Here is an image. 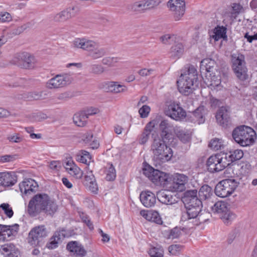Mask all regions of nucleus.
<instances>
[{
	"label": "nucleus",
	"instance_id": "f257e3e1",
	"mask_svg": "<svg viewBox=\"0 0 257 257\" xmlns=\"http://www.w3.org/2000/svg\"><path fill=\"white\" fill-rule=\"evenodd\" d=\"M153 142L151 146L154 159L159 163H163L169 161L173 156V151L171 148L167 146L165 140L161 139L158 136L153 137Z\"/></svg>",
	"mask_w": 257,
	"mask_h": 257
},
{
	"label": "nucleus",
	"instance_id": "f03ea898",
	"mask_svg": "<svg viewBox=\"0 0 257 257\" xmlns=\"http://www.w3.org/2000/svg\"><path fill=\"white\" fill-rule=\"evenodd\" d=\"M72 44L74 47L88 52L89 56L92 59L100 58L106 53L105 49L100 47L97 43L84 38L75 39Z\"/></svg>",
	"mask_w": 257,
	"mask_h": 257
},
{
	"label": "nucleus",
	"instance_id": "7ed1b4c3",
	"mask_svg": "<svg viewBox=\"0 0 257 257\" xmlns=\"http://www.w3.org/2000/svg\"><path fill=\"white\" fill-rule=\"evenodd\" d=\"M233 140L242 147L252 145L256 138V133L253 128L244 125L236 127L232 131Z\"/></svg>",
	"mask_w": 257,
	"mask_h": 257
},
{
	"label": "nucleus",
	"instance_id": "20e7f679",
	"mask_svg": "<svg viewBox=\"0 0 257 257\" xmlns=\"http://www.w3.org/2000/svg\"><path fill=\"white\" fill-rule=\"evenodd\" d=\"M49 196L45 193H38L35 195L29 201L27 211L31 216H35L39 213L42 212L47 204Z\"/></svg>",
	"mask_w": 257,
	"mask_h": 257
},
{
	"label": "nucleus",
	"instance_id": "39448f33",
	"mask_svg": "<svg viewBox=\"0 0 257 257\" xmlns=\"http://www.w3.org/2000/svg\"><path fill=\"white\" fill-rule=\"evenodd\" d=\"M239 183L234 179H226L217 184L214 192L216 196L225 198L231 195L238 187Z\"/></svg>",
	"mask_w": 257,
	"mask_h": 257
},
{
	"label": "nucleus",
	"instance_id": "423d86ee",
	"mask_svg": "<svg viewBox=\"0 0 257 257\" xmlns=\"http://www.w3.org/2000/svg\"><path fill=\"white\" fill-rule=\"evenodd\" d=\"M231 67L236 76L240 80L247 79V68L244 56L241 54H233L231 56Z\"/></svg>",
	"mask_w": 257,
	"mask_h": 257
},
{
	"label": "nucleus",
	"instance_id": "0eeeda50",
	"mask_svg": "<svg viewBox=\"0 0 257 257\" xmlns=\"http://www.w3.org/2000/svg\"><path fill=\"white\" fill-rule=\"evenodd\" d=\"M48 236V231L44 225L33 227L29 233L27 240L33 247L41 246L44 243V239Z\"/></svg>",
	"mask_w": 257,
	"mask_h": 257
},
{
	"label": "nucleus",
	"instance_id": "6e6552de",
	"mask_svg": "<svg viewBox=\"0 0 257 257\" xmlns=\"http://www.w3.org/2000/svg\"><path fill=\"white\" fill-rule=\"evenodd\" d=\"M211 209L214 213L219 214L220 218L226 225L230 224L235 217V215L228 209L227 203L224 201L216 202Z\"/></svg>",
	"mask_w": 257,
	"mask_h": 257
},
{
	"label": "nucleus",
	"instance_id": "1a4fd4ad",
	"mask_svg": "<svg viewBox=\"0 0 257 257\" xmlns=\"http://www.w3.org/2000/svg\"><path fill=\"white\" fill-rule=\"evenodd\" d=\"M194 80L189 79V77L180 75L179 79L177 81L178 91L182 94L188 96L199 86V83H194Z\"/></svg>",
	"mask_w": 257,
	"mask_h": 257
},
{
	"label": "nucleus",
	"instance_id": "9d476101",
	"mask_svg": "<svg viewBox=\"0 0 257 257\" xmlns=\"http://www.w3.org/2000/svg\"><path fill=\"white\" fill-rule=\"evenodd\" d=\"M165 114L176 120L185 118L189 115L186 114L185 110L180 106L179 103L171 102L165 110Z\"/></svg>",
	"mask_w": 257,
	"mask_h": 257
},
{
	"label": "nucleus",
	"instance_id": "9b49d317",
	"mask_svg": "<svg viewBox=\"0 0 257 257\" xmlns=\"http://www.w3.org/2000/svg\"><path fill=\"white\" fill-rule=\"evenodd\" d=\"M144 174L154 184L161 185L167 173L154 169L150 165L144 167Z\"/></svg>",
	"mask_w": 257,
	"mask_h": 257
},
{
	"label": "nucleus",
	"instance_id": "f8f14e48",
	"mask_svg": "<svg viewBox=\"0 0 257 257\" xmlns=\"http://www.w3.org/2000/svg\"><path fill=\"white\" fill-rule=\"evenodd\" d=\"M19 225L15 224L12 225H3L0 229V241H5L15 238L18 232Z\"/></svg>",
	"mask_w": 257,
	"mask_h": 257
},
{
	"label": "nucleus",
	"instance_id": "ddd939ff",
	"mask_svg": "<svg viewBox=\"0 0 257 257\" xmlns=\"http://www.w3.org/2000/svg\"><path fill=\"white\" fill-rule=\"evenodd\" d=\"M215 117L218 124L223 127L227 128L231 125L229 111L226 106H222L218 108Z\"/></svg>",
	"mask_w": 257,
	"mask_h": 257
},
{
	"label": "nucleus",
	"instance_id": "4468645a",
	"mask_svg": "<svg viewBox=\"0 0 257 257\" xmlns=\"http://www.w3.org/2000/svg\"><path fill=\"white\" fill-rule=\"evenodd\" d=\"M72 80L69 75H57L48 81L47 86L50 89L62 87L70 84Z\"/></svg>",
	"mask_w": 257,
	"mask_h": 257
},
{
	"label": "nucleus",
	"instance_id": "2eb2a0df",
	"mask_svg": "<svg viewBox=\"0 0 257 257\" xmlns=\"http://www.w3.org/2000/svg\"><path fill=\"white\" fill-rule=\"evenodd\" d=\"M78 12V8L69 7L55 15L53 20L55 22L63 23L74 17Z\"/></svg>",
	"mask_w": 257,
	"mask_h": 257
},
{
	"label": "nucleus",
	"instance_id": "dca6fc26",
	"mask_svg": "<svg viewBox=\"0 0 257 257\" xmlns=\"http://www.w3.org/2000/svg\"><path fill=\"white\" fill-rule=\"evenodd\" d=\"M189 178L187 176L180 173L174 174L173 182V192H183L186 189V184Z\"/></svg>",
	"mask_w": 257,
	"mask_h": 257
},
{
	"label": "nucleus",
	"instance_id": "f3484780",
	"mask_svg": "<svg viewBox=\"0 0 257 257\" xmlns=\"http://www.w3.org/2000/svg\"><path fill=\"white\" fill-rule=\"evenodd\" d=\"M219 155L218 154L210 156L206 163L207 171L211 173L219 172L223 170L220 164Z\"/></svg>",
	"mask_w": 257,
	"mask_h": 257
},
{
	"label": "nucleus",
	"instance_id": "a211bd4d",
	"mask_svg": "<svg viewBox=\"0 0 257 257\" xmlns=\"http://www.w3.org/2000/svg\"><path fill=\"white\" fill-rule=\"evenodd\" d=\"M66 249L75 257H83L87 253L83 246L77 241H69L66 245Z\"/></svg>",
	"mask_w": 257,
	"mask_h": 257
},
{
	"label": "nucleus",
	"instance_id": "6ab92c4d",
	"mask_svg": "<svg viewBox=\"0 0 257 257\" xmlns=\"http://www.w3.org/2000/svg\"><path fill=\"white\" fill-rule=\"evenodd\" d=\"M38 187L37 182L31 178L25 179L19 184L21 192L26 195L35 192Z\"/></svg>",
	"mask_w": 257,
	"mask_h": 257
},
{
	"label": "nucleus",
	"instance_id": "aec40b11",
	"mask_svg": "<svg viewBox=\"0 0 257 257\" xmlns=\"http://www.w3.org/2000/svg\"><path fill=\"white\" fill-rule=\"evenodd\" d=\"M17 182V175L15 172H0V186L10 187Z\"/></svg>",
	"mask_w": 257,
	"mask_h": 257
},
{
	"label": "nucleus",
	"instance_id": "412c9836",
	"mask_svg": "<svg viewBox=\"0 0 257 257\" xmlns=\"http://www.w3.org/2000/svg\"><path fill=\"white\" fill-rule=\"evenodd\" d=\"M140 198L143 205L148 208L154 206L156 202L155 194L150 191L142 192L140 195Z\"/></svg>",
	"mask_w": 257,
	"mask_h": 257
},
{
	"label": "nucleus",
	"instance_id": "4be33fe9",
	"mask_svg": "<svg viewBox=\"0 0 257 257\" xmlns=\"http://www.w3.org/2000/svg\"><path fill=\"white\" fill-rule=\"evenodd\" d=\"M0 252L4 257H20L19 250L13 243L2 246Z\"/></svg>",
	"mask_w": 257,
	"mask_h": 257
},
{
	"label": "nucleus",
	"instance_id": "5701e85b",
	"mask_svg": "<svg viewBox=\"0 0 257 257\" xmlns=\"http://www.w3.org/2000/svg\"><path fill=\"white\" fill-rule=\"evenodd\" d=\"M155 127V122L150 121L145 126L142 133L139 137V142L141 145L145 144L150 138V135Z\"/></svg>",
	"mask_w": 257,
	"mask_h": 257
},
{
	"label": "nucleus",
	"instance_id": "b1692460",
	"mask_svg": "<svg viewBox=\"0 0 257 257\" xmlns=\"http://www.w3.org/2000/svg\"><path fill=\"white\" fill-rule=\"evenodd\" d=\"M171 125L167 120L164 119L161 121L159 124V130L161 132V139L169 140L172 136Z\"/></svg>",
	"mask_w": 257,
	"mask_h": 257
},
{
	"label": "nucleus",
	"instance_id": "393cba45",
	"mask_svg": "<svg viewBox=\"0 0 257 257\" xmlns=\"http://www.w3.org/2000/svg\"><path fill=\"white\" fill-rule=\"evenodd\" d=\"M23 62V68L25 69H32L35 67L36 60L35 57L28 53H23L20 56Z\"/></svg>",
	"mask_w": 257,
	"mask_h": 257
},
{
	"label": "nucleus",
	"instance_id": "a878e982",
	"mask_svg": "<svg viewBox=\"0 0 257 257\" xmlns=\"http://www.w3.org/2000/svg\"><path fill=\"white\" fill-rule=\"evenodd\" d=\"M206 114V109L204 106H200L196 108L191 115L194 117L196 119L195 121L197 122L198 124H202L205 122V114ZM194 120V119H193Z\"/></svg>",
	"mask_w": 257,
	"mask_h": 257
},
{
	"label": "nucleus",
	"instance_id": "bb28decb",
	"mask_svg": "<svg viewBox=\"0 0 257 257\" xmlns=\"http://www.w3.org/2000/svg\"><path fill=\"white\" fill-rule=\"evenodd\" d=\"M215 61L210 58H206L202 60L200 62V69L205 70L206 73L211 72L216 70Z\"/></svg>",
	"mask_w": 257,
	"mask_h": 257
},
{
	"label": "nucleus",
	"instance_id": "cd10ccee",
	"mask_svg": "<svg viewBox=\"0 0 257 257\" xmlns=\"http://www.w3.org/2000/svg\"><path fill=\"white\" fill-rule=\"evenodd\" d=\"M205 77L208 80H210V85L212 86H218L221 83L220 72L217 69L211 72L205 73Z\"/></svg>",
	"mask_w": 257,
	"mask_h": 257
},
{
	"label": "nucleus",
	"instance_id": "c85d7f7f",
	"mask_svg": "<svg viewBox=\"0 0 257 257\" xmlns=\"http://www.w3.org/2000/svg\"><path fill=\"white\" fill-rule=\"evenodd\" d=\"M47 204L45 205V209H43L42 212L47 215L52 216L57 211L58 205L56 202L54 200L51 199L50 197L49 198V201Z\"/></svg>",
	"mask_w": 257,
	"mask_h": 257
},
{
	"label": "nucleus",
	"instance_id": "c756f323",
	"mask_svg": "<svg viewBox=\"0 0 257 257\" xmlns=\"http://www.w3.org/2000/svg\"><path fill=\"white\" fill-rule=\"evenodd\" d=\"M184 46L181 43H178L172 46L170 51V57L173 59L179 58L184 52Z\"/></svg>",
	"mask_w": 257,
	"mask_h": 257
},
{
	"label": "nucleus",
	"instance_id": "7c9ffc66",
	"mask_svg": "<svg viewBox=\"0 0 257 257\" xmlns=\"http://www.w3.org/2000/svg\"><path fill=\"white\" fill-rule=\"evenodd\" d=\"M213 194L212 188L208 185L205 184L201 186L198 192L199 197L202 200H206L211 197Z\"/></svg>",
	"mask_w": 257,
	"mask_h": 257
},
{
	"label": "nucleus",
	"instance_id": "2f4dec72",
	"mask_svg": "<svg viewBox=\"0 0 257 257\" xmlns=\"http://www.w3.org/2000/svg\"><path fill=\"white\" fill-rule=\"evenodd\" d=\"M109 91L114 93H119L126 91L127 88L123 85L118 84L117 82L109 81L106 82Z\"/></svg>",
	"mask_w": 257,
	"mask_h": 257
},
{
	"label": "nucleus",
	"instance_id": "473e14b6",
	"mask_svg": "<svg viewBox=\"0 0 257 257\" xmlns=\"http://www.w3.org/2000/svg\"><path fill=\"white\" fill-rule=\"evenodd\" d=\"M182 76H185L186 78L189 77L191 80H194L195 83H200L198 79L197 71L195 67L193 65L189 66L188 70L184 74H181Z\"/></svg>",
	"mask_w": 257,
	"mask_h": 257
},
{
	"label": "nucleus",
	"instance_id": "72a5a7b5",
	"mask_svg": "<svg viewBox=\"0 0 257 257\" xmlns=\"http://www.w3.org/2000/svg\"><path fill=\"white\" fill-rule=\"evenodd\" d=\"M74 123L78 126H84L87 121L88 116L82 111L75 113L73 117Z\"/></svg>",
	"mask_w": 257,
	"mask_h": 257
},
{
	"label": "nucleus",
	"instance_id": "f704fd0d",
	"mask_svg": "<svg viewBox=\"0 0 257 257\" xmlns=\"http://www.w3.org/2000/svg\"><path fill=\"white\" fill-rule=\"evenodd\" d=\"M227 29L224 26H217L213 30L214 35L212 36L215 41H218L220 39L224 40L227 39Z\"/></svg>",
	"mask_w": 257,
	"mask_h": 257
},
{
	"label": "nucleus",
	"instance_id": "c9c22d12",
	"mask_svg": "<svg viewBox=\"0 0 257 257\" xmlns=\"http://www.w3.org/2000/svg\"><path fill=\"white\" fill-rule=\"evenodd\" d=\"M163 234L167 239L178 238L182 234V229L178 227H175L171 229L165 230Z\"/></svg>",
	"mask_w": 257,
	"mask_h": 257
},
{
	"label": "nucleus",
	"instance_id": "e433bc0d",
	"mask_svg": "<svg viewBox=\"0 0 257 257\" xmlns=\"http://www.w3.org/2000/svg\"><path fill=\"white\" fill-rule=\"evenodd\" d=\"M158 199L162 203L165 204H172L175 201L173 196L166 191L159 192Z\"/></svg>",
	"mask_w": 257,
	"mask_h": 257
},
{
	"label": "nucleus",
	"instance_id": "4c0bfd02",
	"mask_svg": "<svg viewBox=\"0 0 257 257\" xmlns=\"http://www.w3.org/2000/svg\"><path fill=\"white\" fill-rule=\"evenodd\" d=\"M178 10L173 13V19L175 21H180L184 16L186 10V3H181L179 6H176Z\"/></svg>",
	"mask_w": 257,
	"mask_h": 257
},
{
	"label": "nucleus",
	"instance_id": "58836bf2",
	"mask_svg": "<svg viewBox=\"0 0 257 257\" xmlns=\"http://www.w3.org/2000/svg\"><path fill=\"white\" fill-rule=\"evenodd\" d=\"M69 173L76 179H80L83 176L82 171L76 165H73L71 167H65Z\"/></svg>",
	"mask_w": 257,
	"mask_h": 257
},
{
	"label": "nucleus",
	"instance_id": "ea45409f",
	"mask_svg": "<svg viewBox=\"0 0 257 257\" xmlns=\"http://www.w3.org/2000/svg\"><path fill=\"white\" fill-rule=\"evenodd\" d=\"M218 155L220 156V164L222 167V168H223V170L232 163L231 158H230L229 153L218 154Z\"/></svg>",
	"mask_w": 257,
	"mask_h": 257
},
{
	"label": "nucleus",
	"instance_id": "a19ab883",
	"mask_svg": "<svg viewBox=\"0 0 257 257\" xmlns=\"http://www.w3.org/2000/svg\"><path fill=\"white\" fill-rule=\"evenodd\" d=\"M202 206H192V207H185L186 210L188 211L190 214L191 217L193 218H196L197 217H200L201 215V208Z\"/></svg>",
	"mask_w": 257,
	"mask_h": 257
},
{
	"label": "nucleus",
	"instance_id": "79ce46f5",
	"mask_svg": "<svg viewBox=\"0 0 257 257\" xmlns=\"http://www.w3.org/2000/svg\"><path fill=\"white\" fill-rule=\"evenodd\" d=\"M76 159L77 161L86 164L88 160L91 159V156L87 151L81 150L76 155Z\"/></svg>",
	"mask_w": 257,
	"mask_h": 257
},
{
	"label": "nucleus",
	"instance_id": "37998d69",
	"mask_svg": "<svg viewBox=\"0 0 257 257\" xmlns=\"http://www.w3.org/2000/svg\"><path fill=\"white\" fill-rule=\"evenodd\" d=\"M131 10L133 12L139 13H143L147 11L144 1L137 2L133 4L131 6Z\"/></svg>",
	"mask_w": 257,
	"mask_h": 257
},
{
	"label": "nucleus",
	"instance_id": "c03bdc74",
	"mask_svg": "<svg viewBox=\"0 0 257 257\" xmlns=\"http://www.w3.org/2000/svg\"><path fill=\"white\" fill-rule=\"evenodd\" d=\"M174 179V175L170 176V174H167L166 177H165L164 181L161 186L166 188L168 190L173 192V182Z\"/></svg>",
	"mask_w": 257,
	"mask_h": 257
},
{
	"label": "nucleus",
	"instance_id": "a18cd8bd",
	"mask_svg": "<svg viewBox=\"0 0 257 257\" xmlns=\"http://www.w3.org/2000/svg\"><path fill=\"white\" fill-rule=\"evenodd\" d=\"M197 197L198 196L196 189L187 190L183 193V196L182 197V201L184 203Z\"/></svg>",
	"mask_w": 257,
	"mask_h": 257
},
{
	"label": "nucleus",
	"instance_id": "49530a36",
	"mask_svg": "<svg viewBox=\"0 0 257 257\" xmlns=\"http://www.w3.org/2000/svg\"><path fill=\"white\" fill-rule=\"evenodd\" d=\"M222 146V140L217 138L211 140L208 145V147L214 151L220 150Z\"/></svg>",
	"mask_w": 257,
	"mask_h": 257
},
{
	"label": "nucleus",
	"instance_id": "de8ad7c7",
	"mask_svg": "<svg viewBox=\"0 0 257 257\" xmlns=\"http://www.w3.org/2000/svg\"><path fill=\"white\" fill-rule=\"evenodd\" d=\"M185 2L184 0H169L167 4V7L169 10L173 13L176 12V10H178V8L176 6H179L181 3Z\"/></svg>",
	"mask_w": 257,
	"mask_h": 257
},
{
	"label": "nucleus",
	"instance_id": "09e8293b",
	"mask_svg": "<svg viewBox=\"0 0 257 257\" xmlns=\"http://www.w3.org/2000/svg\"><path fill=\"white\" fill-rule=\"evenodd\" d=\"M176 135L178 138L183 143H188L191 140L190 135L183 130L178 131Z\"/></svg>",
	"mask_w": 257,
	"mask_h": 257
},
{
	"label": "nucleus",
	"instance_id": "8fccbe9b",
	"mask_svg": "<svg viewBox=\"0 0 257 257\" xmlns=\"http://www.w3.org/2000/svg\"><path fill=\"white\" fill-rule=\"evenodd\" d=\"M109 167L107 171L105 179L107 181H112L116 177L115 169L112 164H109Z\"/></svg>",
	"mask_w": 257,
	"mask_h": 257
},
{
	"label": "nucleus",
	"instance_id": "3c124183",
	"mask_svg": "<svg viewBox=\"0 0 257 257\" xmlns=\"http://www.w3.org/2000/svg\"><path fill=\"white\" fill-rule=\"evenodd\" d=\"M230 158L232 160V163L240 160L243 157V153L241 150H235L229 152Z\"/></svg>",
	"mask_w": 257,
	"mask_h": 257
},
{
	"label": "nucleus",
	"instance_id": "603ef678",
	"mask_svg": "<svg viewBox=\"0 0 257 257\" xmlns=\"http://www.w3.org/2000/svg\"><path fill=\"white\" fill-rule=\"evenodd\" d=\"M148 252L151 257H163L164 250L162 247H154L151 248Z\"/></svg>",
	"mask_w": 257,
	"mask_h": 257
},
{
	"label": "nucleus",
	"instance_id": "864d4df0",
	"mask_svg": "<svg viewBox=\"0 0 257 257\" xmlns=\"http://www.w3.org/2000/svg\"><path fill=\"white\" fill-rule=\"evenodd\" d=\"M185 207L202 206V200L198 197L183 203Z\"/></svg>",
	"mask_w": 257,
	"mask_h": 257
},
{
	"label": "nucleus",
	"instance_id": "5fc2aeb1",
	"mask_svg": "<svg viewBox=\"0 0 257 257\" xmlns=\"http://www.w3.org/2000/svg\"><path fill=\"white\" fill-rule=\"evenodd\" d=\"M251 170V165L248 162H242L239 171L242 175H247Z\"/></svg>",
	"mask_w": 257,
	"mask_h": 257
},
{
	"label": "nucleus",
	"instance_id": "6e6d98bb",
	"mask_svg": "<svg viewBox=\"0 0 257 257\" xmlns=\"http://www.w3.org/2000/svg\"><path fill=\"white\" fill-rule=\"evenodd\" d=\"M183 246L180 244H172L168 247L169 252L174 255H177L180 253Z\"/></svg>",
	"mask_w": 257,
	"mask_h": 257
},
{
	"label": "nucleus",
	"instance_id": "4d7b16f0",
	"mask_svg": "<svg viewBox=\"0 0 257 257\" xmlns=\"http://www.w3.org/2000/svg\"><path fill=\"white\" fill-rule=\"evenodd\" d=\"M144 2L147 11L157 7L161 3L160 0H145Z\"/></svg>",
	"mask_w": 257,
	"mask_h": 257
},
{
	"label": "nucleus",
	"instance_id": "13d9d810",
	"mask_svg": "<svg viewBox=\"0 0 257 257\" xmlns=\"http://www.w3.org/2000/svg\"><path fill=\"white\" fill-rule=\"evenodd\" d=\"M89 71L94 74H100L104 71V69L101 65L93 64L90 66Z\"/></svg>",
	"mask_w": 257,
	"mask_h": 257
},
{
	"label": "nucleus",
	"instance_id": "bf43d9fd",
	"mask_svg": "<svg viewBox=\"0 0 257 257\" xmlns=\"http://www.w3.org/2000/svg\"><path fill=\"white\" fill-rule=\"evenodd\" d=\"M0 208L4 211L5 213L9 218H11L13 216L14 212L9 204L3 203L0 205Z\"/></svg>",
	"mask_w": 257,
	"mask_h": 257
},
{
	"label": "nucleus",
	"instance_id": "052dcab7",
	"mask_svg": "<svg viewBox=\"0 0 257 257\" xmlns=\"http://www.w3.org/2000/svg\"><path fill=\"white\" fill-rule=\"evenodd\" d=\"M59 241L55 236H52L50 238V241L47 243L46 246L49 249H55L58 247Z\"/></svg>",
	"mask_w": 257,
	"mask_h": 257
},
{
	"label": "nucleus",
	"instance_id": "680f3d73",
	"mask_svg": "<svg viewBox=\"0 0 257 257\" xmlns=\"http://www.w3.org/2000/svg\"><path fill=\"white\" fill-rule=\"evenodd\" d=\"M151 108L149 106L144 105L139 110V114L141 118H146L148 117Z\"/></svg>",
	"mask_w": 257,
	"mask_h": 257
},
{
	"label": "nucleus",
	"instance_id": "e2e57ef3",
	"mask_svg": "<svg viewBox=\"0 0 257 257\" xmlns=\"http://www.w3.org/2000/svg\"><path fill=\"white\" fill-rule=\"evenodd\" d=\"M80 218L82 221L87 226L90 230H93L94 229L93 224L89 219L88 216L83 213L81 215H80Z\"/></svg>",
	"mask_w": 257,
	"mask_h": 257
},
{
	"label": "nucleus",
	"instance_id": "0e129e2a",
	"mask_svg": "<svg viewBox=\"0 0 257 257\" xmlns=\"http://www.w3.org/2000/svg\"><path fill=\"white\" fill-rule=\"evenodd\" d=\"M116 62V58L106 57L102 60V63L103 65H107L108 67H112L114 64Z\"/></svg>",
	"mask_w": 257,
	"mask_h": 257
},
{
	"label": "nucleus",
	"instance_id": "69168bd1",
	"mask_svg": "<svg viewBox=\"0 0 257 257\" xmlns=\"http://www.w3.org/2000/svg\"><path fill=\"white\" fill-rule=\"evenodd\" d=\"M53 236H55L57 240L60 241L61 239L68 237L69 235L67 233L66 230L65 229H62L59 231L55 232Z\"/></svg>",
	"mask_w": 257,
	"mask_h": 257
},
{
	"label": "nucleus",
	"instance_id": "338daca9",
	"mask_svg": "<svg viewBox=\"0 0 257 257\" xmlns=\"http://www.w3.org/2000/svg\"><path fill=\"white\" fill-rule=\"evenodd\" d=\"M151 219L150 221L155 222L157 224H160L162 223V219L157 211L151 212Z\"/></svg>",
	"mask_w": 257,
	"mask_h": 257
},
{
	"label": "nucleus",
	"instance_id": "774afa93",
	"mask_svg": "<svg viewBox=\"0 0 257 257\" xmlns=\"http://www.w3.org/2000/svg\"><path fill=\"white\" fill-rule=\"evenodd\" d=\"M17 155H6L0 156V162L5 163L14 161L17 158Z\"/></svg>",
	"mask_w": 257,
	"mask_h": 257
}]
</instances>
